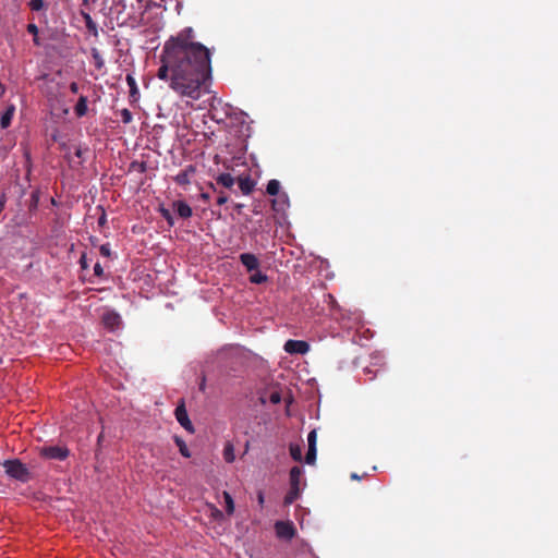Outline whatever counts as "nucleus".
I'll use <instances>...</instances> for the list:
<instances>
[{
  "instance_id": "nucleus-18",
  "label": "nucleus",
  "mask_w": 558,
  "mask_h": 558,
  "mask_svg": "<svg viewBox=\"0 0 558 558\" xmlns=\"http://www.w3.org/2000/svg\"><path fill=\"white\" fill-rule=\"evenodd\" d=\"M279 191H280V182L278 180L272 179V180L268 181L267 187H266L267 194L275 196L279 193Z\"/></svg>"
},
{
  "instance_id": "nucleus-19",
  "label": "nucleus",
  "mask_w": 558,
  "mask_h": 558,
  "mask_svg": "<svg viewBox=\"0 0 558 558\" xmlns=\"http://www.w3.org/2000/svg\"><path fill=\"white\" fill-rule=\"evenodd\" d=\"M223 458H225L226 462H228V463H231V462H233V461H234L235 456H234V449H233L232 444L228 442V444L225 446V449H223Z\"/></svg>"
},
{
  "instance_id": "nucleus-38",
  "label": "nucleus",
  "mask_w": 558,
  "mask_h": 558,
  "mask_svg": "<svg viewBox=\"0 0 558 558\" xmlns=\"http://www.w3.org/2000/svg\"><path fill=\"white\" fill-rule=\"evenodd\" d=\"M228 202V196L225 195L223 193H221L218 197H217V204L218 205H223Z\"/></svg>"
},
{
  "instance_id": "nucleus-46",
  "label": "nucleus",
  "mask_w": 558,
  "mask_h": 558,
  "mask_svg": "<svg viewBox=\"0 0 558 558\" xmlns=\"http://www.w3.org/2000/svg\"><path fill=\"white\" fill-rule=\"evenodd\" d=\"M352 480H360V476L356 473L351 474Z\"/></svg>"
},
{
  "instance_id": "nucleus-20",
  "label": "nucleus",
  "mask_w": 558,
  "mask_h": 558,
  "mask_svg": "<svg viewBox=\"0 0 558 558\" xmlns=\"http://www.w3.org/2000/svg\"><path fill=\"white\" fill-rule=\"evenodd\" d=\"M290 456L294 461L302 460V449L299 445L291 444L290 445Z\"/></svg>"
},
{
  "instance_id": "nucleus-49",
  "label": "nucleus",
  "mask_w": 558,
  "mask_h": 558,
  "mask_svg": "<svg viewBox=\"0 0 558 558\" xmlns=\"http://www.w3.org/2000/svg\"><path fill=\"white\" fill-rule=\"evenodd\" d=\"M248 447H250V444H248V441H247V442H246V445H245V451H247V450H248Z\"/></svg>"
},
{
  "instance_id": "nucleus-44",
  "label": "nucleus",
  "mask_w": 558,
  "mask_h": 558,
  "mask_svg": "<svg viewBox=\"0 0 558 558\" xmlns=\"http://www.w3.org/2000/svg\"><path fill=\"white\" fill-rule=\"evenodd\" d=\"M92 23H93V22H92L90 16H89V15H86V24H87V27H88V28H90Z\"/></svg>"
},
{
  "instance_id": "nucleus-15",
  "label": "nucleus",
  "mask_w": 558,
  "mask_h": 558,
  "mask_svg": "<svg viewBox=\"0 0 558 558\" xmlns=\"http://www.w3.org/2000/svg\"><path fill=\"white\" fill-rule=\"evenodd\" d=\"M15 108L14 106H9L5 111L2 113L0 119V125L2 129H7L10 126L12 118L14 116Z\"/></svg>"
},
{
  "instance_id": "nucleus-5",
  "label": "nucleus",
  "mask_w": 558,
  "mask_h": 558,
  "mask_svg": "<svg viewBox=\"0 0 558 558\" xmlns=\"http://www.w3.org/2000/svg\"><path fill=\"white\" fill-rule=\"evenodd\" d=\"M177 422L190 434L194 433V426L189 418L183 400H180V402L177 404Z\"/></svg>"
},
{
  "instance_id": "nucleus-17",
  "label": "nucleus",
  "mask_w": 558,
  "mask_h": 558,
  "mask_svg": "<svg viewBox=\"0 0 558 558\" xmlns=\"http://www.w3.org/2000/svg\"><path fill=\"white\" fill-rule=\"evenodd\" d=\"M218 184L223 187L231 189L234 184V178L230 173H221L216 179Z\"/></svg>"
},
{
  "instance_id": "nucleus-23",
  "label": "nucleus",
  "mask_w": 558,
  "mask_h": 558,
  "mask_svg": "<svg viewBox=\"0 0 558 558\" xmlns=\"http://www.w3.org/2000/svg\"><path fill=\"white\" fill-rule=\"evenodd\" d=\"M300 488H293L290 486L289 493L284 497L286 504H292L299 497Z\"/></svg>"
},
{
  "instance_id": "nucleus-22",
  "label": "nucleus",
  "mask_w": 558,
  "mask_h": 558,
  "mask_svg": "<svg viewBox=\"0 0 558 558\" xmlns=\"http://www.w3.org/2000/svg\"><path fill=\"white\" fill-rule=\"evenodd\" d=\"M267 276L258 270H256V272L250 277V281L255 284L264 283L267 281Z\"/></svg>"
},
{
  "instance_id": "nucleus-29",
  "label": "nucleus",
  "mask_w": 558,
  "mask_h": 558,
  "mask_svg": "<svg viewBox=\"0 0 558 558\" xmlns=\"http://www.w3.org/2000/svg\"><path fill=\"white\" fill-rule=\"evenodd\" d=\"M160 211H161L162 216L166 218V220L168 221V223L170 226H173L174 225V217L172 216L170 209L161 207Z\"/></svg>"
},
{
  "instance_id": "nucleus-35",
  "label": "nucleus",
  "mask_w": 558,
  "mask_h": 558,
  "mask_svg": "<svg viewBox=\"0 0 558 558\" xmlns=\"http://www.w3.org/2000/svg\"><path fill=\"white\" fill-rule=\"evenodd\" d=\"M94 274H95V276H97V277H101V276H104V268H102V266L100 265V263H96V264L94 265Z\"/></svg>"
},
{
  "instance_id": "nucleus-6",
  "label": "nucleus",
  "mask_w": 558,
  "mask_h": 558,
  "mask_svg": "<svg viewBox=\"0 0 558 558\" xmlns=\"http://www.w3.org/2000/svg\"><path fill=\"white\" fill-rule=\"evenodd\" d=\"M284 351L291 354H305L310 350V344L302 340H288L284 343Z\"/></svg>"
},
{
  "instance_id": "nucleus-11",
  "label": "nucleus",
  "mask_w": 558,
  "mask_h": 558,
  "mask_svg": "<svg viewBox=\"0 0 558 558\" xmlns=\"http://www.w3.org/2000/svg\"><path fill=\"white\" fill-rule=\"evenodd\" d=\"M125 80L130 87V99H131V101H136L140 97V92H138V87H137L135 77L131 73H129V74H126Z\"/></svg>"
},
{
  "instance_id": "nucleus-37",
  "label": "nucleus",
  "mask_w": 558,
  "mask_h": 558,
  "mask_svg": "<svg viewBox=\"0 0 558 558\" xmlns=\"http://www.w3.org/2000/svg\"><path fill=\"white\" fill-rule=\"evenodd\" d=\"M100 209H101V215L98 218V226L104 227L107 223V215L102 208H100Z\"/></svg>"
},
{
  "instance_id": "nucleus-34",
  "label": "nucleus",
  "mask_w": 558,
  "mask_h": 558,
  "mask_svg": "<svg viewBox=\"0 0 558 558\" xmlns=\"http://www.w3.org/2000/svg\"><path fill=\"white\" fill-rule=\"evenodd\" d=\"M99 252H100V254L104 257H110L111 256V250H110V245L108 243L100 245Z\"/></svg>"
},
{
  "instance_id": "nucleus-33",
  "label": "nucleus",
  "mask_w": 558,
  "mask_h": 558,
  "mask_svg": "<svg viewBox=\"0 0 558 558\" xmlns=\"http://www.w3.org/2000/svg\"><path fill=\"white\" fill-rule=\"evenodd\" d=\"M269 401L272 403V404H278L281 402V395L279 391H272L269 396Z\"/></svg>"
},
{
  "instance_id": "nucleus-1",
  "label": "nucleus",
  "mask_w": 558,
  "mask_h": 558,
  "mask_svg": "<svg viewBox=\"0 0 558 558\" xmlns=\"http://www.w3.org/2000/svg\"><path fill=\"white\" fill-rule=\"evenodd\" d=\"M193 38L192 27L177 34V95L191 107L207 92L206 82L211 74L209 50Z\"/></svg>"
},
{
  "instance_id": "nucleus-10",
  "label": "nucleus",
  "mask_w": 558,
  "mask_h": 558,
  "mask_svg": "<svg viewBox=\"0 0 558 558\" xmlns=\"http://www.w3.org/2000/svg\"><path fill=\"white\" fill-rule=\"evenodd\" d=\"M195 173V167L189 165L181 173L177 174V184L185 185L191 182V177Z\"/></svg>"
},
{
  "instance_id": "nucleus-12",
  "label": "nucleus",
  "mask_w": 558,
  "mask_h": 558,
  "mask_svg": "<svg viewBox=\"0 0 558 558\" xmlns=\"http://www.w3.org/2000/svg\"><path fill=\"white\" fill-rule=\"evenodd\" d=\"M238 183L244 195L251 194L255 186V182L250 177L239 178Z\"/></svg>"
},
{
  "instance_id": "nucleus-25",
  "label": "nucleus",
  "mask_w": 558,
  "mask_h": 558,
  "mask_svg": "<svg viewBox=\"0 0 558 558\" xmlns=\"http://www.w3.org/2000/svg\"><path fill=\"white\" fill-rule=\"evenodd\" d=\"M120 117H121V121L124 123V124H129L132 122L133 120V116H132V112L124 108L120 111Z\"/></svg>"
},
{
  "instance_id": "nucleus-45",
  "label": "nucleus",
  "mask_w": 558,
  "mask_h": 558,
  "mask_svg": "<svg viewBox=\"0 0 558 558\" xmlns=\"http://www.w3.org/2000/svg\"><path fill=\"white\" fill-rule=\"evenodd\" d=\"M278 204H279V201H276V199L272 201V208L275 210H279L280 209V208L277 207Z\"/></svg>"
},
{
  "instance_id": "nucleus-30",
  "label": "nucleus",
  "mask_w": 558,
  "mask_h": 558,
  "mask_svg": "<svg viewBox=\"0 0 558 558\" xmlns=\"http://www.w3.org/2000/svg\"><path fill=\"white\" fill-rule=\"evenodd\" d=\"M316 441H317V434H316V430L313 429L307 435L308 448H316Z\"/></svg>"
},
{
  "instance_id": "nucleus-24",
  "label": "nucleus",
  "mask_w": 558,
  "mask_h": 558,
  "mask_svg": "<svg viewBox=\"0 0 558 558\" xmlns=\"http://www.w3.org/2000/svg\"><path fill=\"white\" fill-rule=\"evenodd\" d=\"M177 447L179 448V451L183 457H185V458L191 457V453L189 451L186 444L178 437H177Z\"/></svg>"
},
{
  "instance_id": "nucleus-3",
  "label": "nucleus",
  "mask_w": 558,
  "mask_h": 558,
  "mask_svg": "<svg viewBox=\"0 0 558 558\" xmlns=\"http://www.w3.org/2000/svg\"><path fill=\"white\" fill-rule=\"evenodd\" d=\"M3 466L5 469V473L16 481L25 483L31 478L28 469L19 459L5 460L3 462Z\"/></svg>"
},
{
  "instance_id": "nucleus-8",
  "label": "nucleus",
  "mask_w": 558,
  "mask_h": 558,
  "mask_svg": "<svg viewBox=\"0 0 558 558\" xmlns=\"http://www.w3.org/2000/svg\"><path fill=\"white\" fill-rule=\"evenodd\" d=\"M102 323L107 328L113 330L120 325L121 317L118 313L109 311L102 315Z\"/></svg>"
},
{
  "instance_id": "nucleus-47",
  "label": "nucleus",
  "mask_w": 558,
  "mask_h": 558,
  "mask_svg": "<svg viewBox=\"0 0 558 558\" xmlns=\"http://www.w3.org/2000/svg\"><path fill=\"white\" fill-rule=\"evenodd\" d=\"M175 10H177V14H179L180 13V3H177Z\"/></svg>"
},
{
  "instance_id": "nucleus-50",
  "label": "nucleus",
  "mask_w": 558,
  "mask_h": 558,
  "mask_svg": "<svg viewBox=\"0 0 558 558\" xmlns=\"http://www.w3.org/2000/svg\"><path fill=\"white\" fill-rule=\"evenodd\" d=\"M175 134H177V136H179V135H180V134H179V125H177Z\"/></svg>"
},
{
  "instance_id": "nucleus-21",
  "label": "nucleus",
  "mask_w": 558,
  "mask_h": 558,
  "mask_svg": "<svg viewBox=\"0 0 558 558\" xmlns=\"http://www.w3.org/2000/svg\"><path fill=\"white\" fill-rule=\"evenodd\" d=\"M92 57L94 59L95 66L99 70L102 69L105 65V61L96 48L92 49Z\"/></svg>"
},
{
  "instance_id": "nucleus-14",
  "label": "nucleus",
  "mask_w": 558,
  "mask_h": 558,
  "mask_svg": "<svg viewBox=\"0 0 558 558\" xmlns=\"http://www.w3.org/2000/svg\"><path fill=\"white\" fill-rule=\"evenodd\" d=\"M87 97L86 96H80L75 107H74V112L76 114V117L78 118H82L84 117L86 113H87Z\"/></svg>"
},
{
  "instance_id": "nucleus-36",
  "label": "nucleus",
  "mask_w": 558,
  "mask_h": 558,
  "mask_svg": "<svg viewBox=\"0 0 558 558\" xmlns=\"http://www.w3.org/2000/svg\"><path fill=\"white\" fill-rule=\"evenodd\" d=\"M27 32L29 34H32L33 36H37L38 35V27H37V25L34 24V23H29L27 25Z\"/></svg>"
},
{
  "instance_id": "nucleus-42",
  "label": "nucleus",
  "mask_w": 558,
  "mask_h": 558,
  "mask_svg": "<svg viewBox=\"0 0 558 558\" xmlns=\"http://www.w3.org/2000/svg\"><path fill=\"white\" fill-rule=\"evenodd\" d=\"M197 190L201 191V187L197 186ZM198 196H199V198H202L204 201H207L209 198L208 193H205V192H199Z\"/></svg>"
},
{
  "instance_id": "nucleus-48",
  "label": "nucleus",
  "mask_w": 558,
  "mask_h": 558,
  "mask_svg": "<svg viewBox=\"0 0 558 558\" xmlns=\"http://www.w3.org/2000/svg\"><path fill=\"white\" fill-rule=\"evenodd\" d=\"M275 523L281 524V523H291L290 521H276Z\"/></svg>"
},
{
  "instance_id": "nucleus-41",
  "label": "nucleus",
  "mask_w": 558,
  "mask_h": 558,
  "mask_svg": "<svg viewBox=\"0 0 558 558\" xmlns=\"http://www.w3.org/2000/svg\"><path fill=\"white\" fill-rule=\"evenodd\" d=\"M257 500H258V505L260 507H263V505H264V494L260 490L257 493Z\"/></svg>"
},
{
  "instance_id": "nucleus-2",
  "label": "nucleus",
  "mask_w": 558,
  "mask_h": 558,
  "mask_svg": "<svg viewBox=\"0 0 558 558\" xmlns=\"http://www.w3.org/2000/svg\"><path fill=\"white\" fill-rule=\"evenodd\" d=\"M174 37L171 36L163 48V52L160 56L161 65L157 71V77L168 82L169 87L174 89Z\"/></svg>"
},
{
  "instance_id": "nucleus-26",
  "label": "nucleus",
  "mask_w": 558,
  "mask_h": 558,
  "mask_svg": "<svg viewBox=\"0 0 558 558\" xmlns=\"http://www.w3.org/2000/svg\"><path fill=\"white\" fill-rule=\"evenodd\" d=\"M316 453H317L316 448H308L307 453L305 456V462L307 464H314L316 461Z\"/></svg>"
},
{
  "instance_id": "nucleus-27",
  "label": "nucleus",
  "mask_w": 558,
  "mask_h": 558,
  "mask_svg": "<svg viewBox=\"0 0 558 558\" xmlns=\"http://www.w3.org/2000/svg\"><path fill=\"white\" fill-rule=\"evenodd\" d=\"M223 497H225V500H226L227 511L229 513L233 512L234 504H233V499H232L231 495L229 493L225 492L223 493Z\"/></svg>"
},
{
  "instance_id": "nucleus-39",
  "label": "nucleus",
  "mask_w": 558,
  "mask_h": 558,
  "mask_svg": "<svg viewBox=\"0 0 558 558\" xmlns=\"http://www.w3.org/2000/svg\"><path fill=\"white\" fill-rule=\"evenodd\" d=\"M80 265L83 269H87L88 268V263H87V259H86V255L83 254L80 258Z\"/></svg>"
},
{
  "instance_id": "nucleus-13",
  "label": "nucleus",
  "mask_w": 558,
  "mask_h": 558,
  "mask_svg": "<svg viewBox=\"0 0 558 558\" xmlns=\"http://www.w3.org/2000/svg\"><path fill=\"white\" fill-rule=\"evenodd\" d=\"M302 475L303 469L301 466H293L290 470V486L293 488H299Z\"/></svg>"
},
{
  "instance_id": "nucleus-31",
  "label": "nucleus",
  "mask_w": 558,
  "mask_h": 558,
  "mask_svg": "<svg viewBox=\"0 0 558 558\" xmlns=\"http://www.w3.org/2000/svg\"><path fill=\"white\" fill-rule=\"evenodd\" d=\"M87 151H88V148H83V147H81V146L76 147L74 155H75V157H77V158L82 159L81 161H78V162H77L78 165H82V163H83V161H84V155H85Z\"/></svg>"
},
{
  "instance_id": "nucleus-16",
  "label": "nucleus",
  "mask_w": 558,
  "mask_h": 558,
  "mask_svg": "<svg viewBox=\"0 0 558 558\" xmlns=\"http://www.w3.org/2000/svg\"><path fill=\"white\" fill-rule=\"evenodd\" d=\"M177 215L181 218H190L192 216V208L183 201H177Z\"/></svg>"
},
{
  "instance_id": "nucleus-28",
  "label": "nucleus",
  "mask_w": 558,
  "mask_h": 558,
  "mask_svg": "<svg viewBox=\"0 0 558 558\" xmlns=\"http://www.w3.org/2000/svg\"><path fill=\"white\" fill-rule=\"evenodd\" d=\"M32 11H40L44 9V0H31L28 3Z\"/></svg>"
},
{
  "instance_id": "nucleus-4",
  "label": "nucleus",
  "mask_w": 558,
  "mask_h": 558,
  "mask_svg": "<svg viewBox=\"0 0 558 558\" xmlns=\"http://www.w3.org/2000/svg\"><path fill=\"white\" fill-rule=\"evenodd\" d=\"M69 454V449L61 446H47L40 449V456L50 460L63 461Z\"/></svg>"
},
{
  "instance_id": "nucleus-9",
  "label": "nucleus",
  "mask_w": 558,
  "mask_h": 558,
  "mask_svg": "<svg viewBox=\"0 0 558 558\" xmlns=\"http://www.w3.org/2000/svg\"><path fill=\"white\" fill-rule=\"evenodd\" d=\"M276 535L280 539L290 541L296 534L294 525H275Z\"/></svg>"
},
{
  "instance_id": "nucleus-40",
  "label": "nucleus",
  "mask_w": 558,
  "mask_h": 558,
  "mask_svg": "<svg viewBox=\"0 0 558 558\" xmlns=\"http://www.w3.org/2000/svg\"><path fill=\"white\" fill-rule=\"evenodd\" d=\"M80 87H78V84L76 82H72L70 84V90L73 93V94H76L78 92Z\"/></svg>"
},
{
  "instance_id": "nucleus-7",
  "label": "nucleus",
  "mask_w": 558,
  "mask_h": 558,
  "mask_svg": "<svg viewBox=\"0 0 558 558\" xmlns=\"http://www.w3.org/2000/svg\"><path fill=\"white\" fill-rule=\"evenodd\" d=\"M240 260L245 266L247 271L257 270L259 267L258 258L252 253H243L240 255Z\"/></svg>"
},
{
  "instance_id": "nucleus-43",
  "label": "nucleus",
  "mask_w": 558,
  "mask_h": 558,
  "mask_svg": "<svg viewBox=\"0 0 558 558\" xmlns=\"http://www.w3.org/2000/svg\"><path fill=\"white\" fill-rule=\"evenodd\" d=\"M33 43H34L35 46H40L41 45L38 35L33 37Z\"/></svg>"
},
{
  "instance_id": "nucleus-32",
  "label": "nucleus",
  "mask_w": 558,
  "mask_h": 558,
  "mask_svg": "<svg viewBox=\"0 0 558 558\" xmlns=\"http://www.w3.org/2000/svg\"><path fill=\"white\" fill-rule=\"evenodd\" d=\"M131 170L138 171V172H145L146 165H145V162L133 161L131 163Z\"/></svg>"
}]
</instances>
